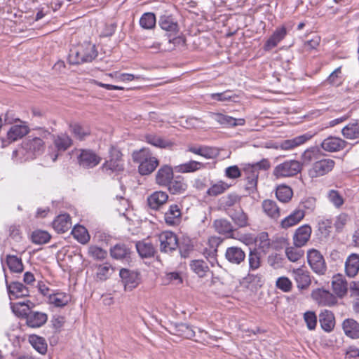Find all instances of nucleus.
<instances>
[{
    "instance_id": "1",
    "label": "nucleus",
    "mask_w": 359,
    "mask_h": 359,
    "mask_svg": "<svg viewBox=\"0 0 359 359\" xmlns=\"http://www.w3.org/2000/svg\"><path fill=\"white\" fill-rule=\"evenodd\" d=\"M37 135H29L22 142V151H25V160L34 159L41 155L46 149L44 139L51 135L50 132L43 128L35 129Z\"/></svg>"
},
{
    "instance_id": "2",
    "label": "nucleus",
    "mask_w": 359,
    "mask_h": 359,
    "mask_svg": "<svg viewBox=\"0 0 359 359\" xmlns=\"http://www.w3.org/2000/svg\"><path fill=\"white\" fill-rule=\"evenodd\" d=\"M97 54L95 45L86 41L70 49L68 60L72 65L90 62L97 57Z\"/></svg>"
},
{
    "instance_id": "3",
    "label": "nucleus",
    "mask_w": 359,
    "mask_h": 359,
    "mask_svg": "<svg viewBox=\"0 0 359 359\" xmlns=\"http://www.w3.org/2000/svg\"><path fill=\"white\" fill-rule=\"evenodd\" d=\"M100 170L104 175L109 176L118 175L124 170L123 154L118 147L113 145L110 147L109 159L104 161Z\"/></svg>"
},
{
    "instance_id": "4",
    "label": "nucleus",
    "mask_w": 359,
    "mask_h": 359,
    "mask_svg": "<svg viewBox=\"0 0 359 359\" xmlns=\"http://www.w3.org/2000/svg\"><path fill=\"white\" fill-rule=\"evenodd\" d=\"M5 122L8 124L13 125L7 131V138L10 142H15L21 139L29 133V128L26 122L20 120L19 118H13L11 117V114L7 112L5 114Z\"/></svg>"
},
{
    "instance_id": "5",
    "label": "nucleus",
    "mask_w": 359,
    "mask_h": 359,
    "mask_svg": "<svg viewBox=\"0 0 359 359\" xmlns=\"http://www.w3.org/2000/svg\"><path fill=\"white\" fill-rule=\"evenodd\" d=\"M302 169V165L299 161L296 160L285 161L274 168L273 175L277 179L291 177L299 173Z\"/></svg>"
},
{
    "instance_id": "6",
    "label": "nucleus",
    "mask_w": 359,
    "mask_h": 359,
    "mask_svg": "<svg viewBox=\"0 0 359 359\" xmlns=\"http://www.w3.org/2000/svg\"><path fill=\"white\" fill-rule=\"evenodd\" d=\"M77 160L80 167L84 169H91L100 163L102 158L93 150L83 149L79 150Z\"/></svg>"
},
{
    "instance_id": "7",
    "label": "nucleus",
    "mask_w": 359,
    "mask_h": 359,
    "mask_svg": "<svg viewBox=\"0 0 359 359\" xmlns=\"http://www.w3.org/2000/svg\"><path fill=\"white\" fill-rule=\"evenodd\" d=\"M160 250L164 253H171L179 246V241L177 235L170 231L161 232L158 236Z\"/></svg>"
},
{
    "instance_id": "8",
    "label": "nucleus",
    "mask_w": 359,
    "mask_h": 359,
    "mask_svg": "<svg viewBox=\"0 0 359 359\" xmlns=\"http://www.w3.org/2000/svg\"><path fill=\"white\" fill-rule=\"evenodd\" d=\"M335 165V162L331 158H322L314 162L309 170V175L311 178L324 176L331 172Z\"/></svg>"
},
{
    "instance_id": "9",
    "label": "nucleus",
    "mask_w": 359,
    "mask_h": 359,
    "mask_svg": "<svg viewBox=\"0 0 359 359\" xmlns=\"http://www.w3.org/2000/svg\"><path fill=\"white\" fill-rule=\"evenodd\" d=\"M307 260L311 269L317 274L324 275L327 271V266L323 256L316 250L311 249L307 252Z\"/></svg>"
},
{
    "instance_id": "10",
    "label": "nucleus",
    "mask_w": 359,
    "mask_h": 359,
    "mask_svg": "<svg viewBox=\"0 0 359 359\" xmlns=\"http://www.w3.org/2000/svg\"><path fill=\"white\" fill-rule=\"evenodd\" d=\"M224 257L230 264L239 266L245 262L246 255L241 247L230 246L226 249Z\"/></svg>"
},
{
    "instance_id": "11",
    "label": "nucleus",
    "mask_w": 359,
    "mask_h": 359,
    "mask_svg": "<svg viewBox=\"0 0 359 359\" xmlns=\"http://www.w3.org/2000/svg\"><path fill=\"white\" fill-rule=\"evenodd\" d=\"M119 276L124 285L125 290L131 291L140 283V277L137 272L126 269H121L119 272Z\"/></svg>"
},
{
    "instance_id": "12",
    "label": "nucleus",
    "mask_w": 359,
    "mask_h": 359,
    "mask_svg": "<svg viewBox=\"0 0 359 359\" xmlns=\"http://www.w3.org/2000/svg\"><path fill=\"white\" fill-rule=\"evenodd\" d=\"M227 215L238 228H244L250 225L248 215L241 205L227 211Z\"/></svg>"
},
{
    "instance_id": "13",
    "label": "nucleus",
    "mask_w": 359,
    "mask_h": 359,
    "mask_svg": "<svg viewBox=\"0 0 359 359\" xmlns=\"http://www.w3.org/2000/svg\"><path fill=\"white\" fill-rule=\"evenodd\" d=\"M6 285L11 299L29 296V290L22 283L12 282L8 283L7 276L5 275Z\"/></svg>"
},
{
    "instance_id": "14",
    "label": "nucleus",
    "mask_w": 359,
    "mask_h": 359,
    "mask_svg": "<svg viewBox=\"0 0 359 359\" xmlns=\"http://www.w3.org/2000/svg\"><path fill=\"white\" fill-rule=\"evenodd\" d=\"M210 117L219 124L226 128L236 127L238 126H242L245 123L244 118H235L221 113H210Z\"/></svg>"
},
{
    "instance_id": "15",
    "label": "nucleus",
    "mask_w": 359,
    "mask_h": 359,
    "mask_svg": "<svg viewBox=\"0 0 359 359\" xmlns=\"http://www.w3.org/2000/svg\"><path fill=\"white\" fill-rule=\"evenodd\" d=\"M138 255L144 259L154 257L157 252L156 248L149 239H143L135 243Z\"/></svg>"
},
{
    "instance_id": "16",
    "label": "nucleus",
    "mask_w": 359,
    "mask_h": 359,
    "mask_svg": "<svg viewBox=\"0 0 359 359\" xmlns=\"http://www.w3.org/2000/svg\"><path fill=\"white\" fill-rule=\"evenodd\" d=\"M26 323L32 328H38L43 326L48 320V315L46 313L29 311L26 313Z\"/></svg>"
},
{
    "instance_id": "17",
    "label": "nucleus",
    "mask_w": 359,
    "mask_h": 359,
    "mask_svg": "<svg viewBox=\"0 0 359 359\" xmlns=\"http://www.w3.org/2000/svg\"><path fill=\"white\" fill-rule=\"evenodd\" d=\"M166 187L171 194L180 195L186 192L188 184L183 176L177 175L173 177Z\"/></svg>"
},
{
    "instance_id": "18",
    "label": "nucleus",
    "mask_w": 359,
    "mask_h": 359,
    "mask_svg": "<svg viewBox=\"0 0 359 359\" xmlns=\"http://www.w3.org/2000/svg\"><path fill=\"white\" fill-rule=\"evenodd\" d=\"M182 212L177 204H172L164 214V220L168 226H177L181 222Z\"/></svg>"
},
{
    "instance_id": "19",
    "label": "nucleus",
    "mask_w": 359,
    "mask_h": 359,
    "mask_svg": "<svg viewBox=\"0 0 359 359\" xmlns=\"http://www.w3.org/2000/svg\"><path fill=\"white\" fill-rule=\"evenodd\" d=\"M292 277L294 279L297 286L300 290H305L309 287L311 283L309 272L302 268L293 269L292 271Z\"/></svg>"
},
{
    "instance_id": "20",
    "label": "nucleus",
    "mask_w": 359,
    "mask_h": 359,
    "mask_svg": "<svg viewBox=\"0 0 359 359\" xmlns=\"http://www.w3.org/2000/svg\"><path fill=\"white\" fill-rule=\"evenodd\" d=\"M311 227L304 224L299 227L293 236L294 244L296 247H302L309 241L311 234Z\"/></svg>"
},
{
    "instance_id": "21",
    "label": "nucleus",
    "mask_w": 359,
    "mask_h": 359,
    "mask_svg": "<svg viewBox=\"0 0 359 359\" xmlns=\"http://www.w3.org/2000/svg\"><path fill=\"white\" fill-rule=\"evenodd\" d=\"M320 146L326 151L335 152L344 149L346 142L341 138L330 136L325 139Z\"/></svg>"
},
{
    "instance_id": "22",
    "label": "nucleus",
    "mask_w": 359,
    "mask_h": 359,
    "mask_svg": "<svg viewBox=\"0 0 359 359\" xmlns=\"http://www.w3.org/2000/svg\"><path fill=\"white\" fill-rule=\"evenodd\" d=\"M213 226L218 233L224 235L227 238H233L235 229L228 219L224 218L215 219L213 222Z\"/></svg>"
},
{
    "instance_id": "23",
    "label": "nucleus",
    "mask_w": 359,
    "mask_h": 359,
    "mask_svg": "<svg viewBox=\"0 0 359 359\" xmlns=\"http://www.w3.org/2000/svg\"><path fill=\"white\" fill-rule=\"evenodd\" d=\"M344 334L352 339H359V323L353 318H346L341 324Z\"/></svg>"
},
{
    "instance_id": "24",
    "label": "nucleus",
    "mask_w": 359,
    "mask_h": 359,
    "mask_svg": "<svg viewBox=\"0 0 359 359\" xmlns=\"http://www.w3.org/2000/svg\"><path fill=\"white\" fill-rule=\"evenodd\" d=\"M312 297L318 302L319 304L323 306H331L337 303V299L335 296H334L329 291L323 289H318L316 291H313L312 293Z\"/></svg>"
},
{
    "instance_id": "25",
    "label": "nucleus",
    "mask_w": 359,
    "mask_h": 359,
    "mask_svg": "<svg viewBox=\"0 0 359 359\" xmlns=\"http://www.w3.org/2000/svg\"><path fill=\"white\" fill-rule=\"evenodd\" d=\"M313 135L314 134L307 133L302 135L297 136L292 139L284 140L280 143V147L283 150L292 149L297 147H299L304 144L305 142L311 140Z\"/></svg>"
},
{
    "instance_id": "26",
    "label": "nucleus",
    "mask_w": 359,
    "mask_h": 359,
    "mask_svg": "<svg viewBox=\"0 0 359 359\" xmlns=\"http://www.w3.org/2000/svg\"><path fill=\"white\" fill-rule=\"evenodd\" d=\"M173 170L171 166L164 165L161 166L156 174V182L162 187H166L173 178Z\"/></svg>"
},
{
    "instance_id": "27",
    "label": "nucleus",
    "mask_w": 359,
    "mask_h": 359,
    "mask_svg": "<svg viewBox=\"0 0 359 359\" xmlns=\"http://www.w3.org/2000/svg\"><path fill=\"white\" fill-rule=\"evenodd\" d=\"M158 24L161 28L168 32L170 35H175L179 32V25L172 15L161 16Z\"/></svg>"
},
{
    "instance_id": "28",
    "label": "nucleus",
    "mask_w": 359,
    "mask_h": 359,
    "mask_svg": "<svg viewBox=\"0 0 359 359\" xmlns=\"http://www.w3.org/2000/svg\"><path fill=\"white\" fill-rule=\"evenodd\" d=\"M168 200V195L162 191H155L147 198V203L150 208L158 210Z\"/></svg>"
},
{
    "instance_id": "29",
    "label": "nucleus",
    "mask_w": 359,
    "mask_h": 359,
    "mask_svg": "<svg viewBox=\"0 0 359 359\" xmlns=\"http://www.w3.org/2000/svg\"><path fill=\"white\" fill-rule=\"evenodd\" d=\"M287 30L285 27L277 28L264 46L265 51H269L275 48L286 36Z\"/></svg>"
},
{
    "instance_id": "30",
    "label": "nucleus",
    "mask_w": 359,
    "mask_h": 359,
    "mask_svg": "<svg viewBox=\"0 0 359 359\" xmlns=\"http://www.w3.org/2000/svg\"><path fill=\"white\" fill-rule=\"evenodd\" d=\"M248 183L246 184V189L250 191L255 190L257 184V180L259 177V171L252 164L247 165L243 169Z\"/></svg>"
},
{
    "instance_id": "31",
    "label": "nucleus",
    "mask_w": 359,
    "mask_h": 359,
    "mask_svg": "<svg viewBox=\"0 0 359 359\" xmlns=\"http://www.w3.org/2000/svg\"><path fill=\"white\" fill-rule=\"evenodd\" d=\"M53 142L58 152H64L73 144L72 138L67 133L53 135Z\"/></svg>"
},
{
    "instance_id": "32",
    "label": "nucleus",
    "mask_w": 359,
    "mask_h": 359,
    "mask_svg": "<svg viewBox=\"0 0 359 359\" xmlns=\"http://www.w3.org/2000/svg\"><path fill=\"white\" fill-rule=\"evenodd\" d=\"M241 200V197L236 193H230L220 198L219 200V205L220 208L227 211L232 210L231 208H236V205H238Z\"/></svg>"
},
{
    "instance_id": "33",
    "label": "nucleus",
    "mask_w": 359,
    "mask_h": 359,
    "mask_svg": "<svg viewBox=\"0 0 359 359\" xmlns=\"http://www.w3.org/2000/svg\"><path fill=\"white\" fill-rule=\"evenodd\" d=\"M71 226V217L68 214L60 215L53 222V227L58 233L67 232Z\"/></svg>"
},
{
    "instance_id": "34",
    "label": "nucleus",
    "mask_w": 359,
    "mask_h": 359,
    "mask_svg": "<svg viewBox=\"0 0 359 359\" xmlns=\"http://www.w3.org/2000/svg\"><path fill=\"white\" fill-rule=\"evenodd\" d=\"M305 216V212L298 208L287 217L284 218L280 223L282 228L287 229L298 224Z\"/></svg>"
},
{
    "instance_id": "35",
    "label": "nucleus",
    "mask_w": 359,
    "mask_h": 359,
    "mask_svg": "<svg viewBox=\"0 0 359 359\" xmlns=\"http://www.w3.org/2000/svg\"><path fill=\"white\" fill-rule=\"evenodd\" d=\"M130 248L126 243H118L110 248V255L115 259H123L130 257Z\"/></svg>"
},
{
    "instance_id": "36",
    "label": "nucleus",
    "mask_w": 359,
    "mask_h": 359,
    "mask_svg": "<svg viewBox=\"0 0 359 359\" xmlns=\"http://www.w3.org/2000/svg\"><path fill=\"white\" fill-rule=\"evenodd\" d=\"M262 207L264 212L270 218L277 219L280 217V208L276 201L266 199L262 201Z\"/></svg>"
},
{
    "instance_id": "37",
    "label": "nucleus",
    "mask_w": 359,
    "mask_h": 359,
    "mask_svg": "<svg viewBox=\"0 0 359 359\" xmlns=\"http://www.w3.org/2000/svg\"><path fill=\"white\" fill-rule=\"evenodd\" d=\"M345 271L348 276L354 277L359 271V255H350L345 262Z\"/></svg>"
},
{
    "instance_id": "38",
    "label": "nucleus",
    "mask_w": 359,
    "mask_h": 359,
    "mask_svg": "<svg viewBox=\"0 0 359 359\" xmlns=\"http://www.w3.org/2000/svg\"><path fill=\"white\" fill-rule=\"evenodd\" d=\"M332 286L334 292L339 297H343L347 293L348 285L345 278L341 275L333 276Z\"/></svg>"
},
{
    "instance_id": "39",
    "label": "nucleus",
    "mask_w": 359,
    "mask_h": 359,
    "mask_svg": "<svg viewBox=\"0 0 359 359\" xmlns=\"http://www.w3.org/2000/svg\"><path fill=\"white\" fill-rule=\"evenodd\" d=\"M71 301V295L66 292H57L48 295V302L55 307H64Z\"/></svg>"
},
{
    "instance_id": "40",
    "label": "nucleus",
    "mask_w": 359,
    "mask_h": 359,
    "mask_svg": "<svg viewBox=\"0 0 359 359\" xmlns=\"http://www.w3.org/2000/svg\"><path fill=\"white\" fill-rule=\"evenodd\" d=\"M145 141L154 147L162 149L171 148L175 144L171 140L164 139L155 134L146 135Z\"/></svg>"
},
{
    "instance_id": "41",
    "label": "nucleus",
    "mask_w": 359,
    "mask_h": 359,
    "mask_svg": "<svg viewBox=\"0 0 359 359\" xmlns=\"http://www.w3.org/2000/svg\"><path fill=\"white\" fill-rule=\"evenodd\" d=\"M319 322L323 330L331 332L335 325L334 314L330 311L325 310L319 316Z\"/></svg>"
},
{
    "instance_id": "42",
    "label": "nucleus",
    "mask_w": 359,
    "mask_h": 359,
    "mask_svg": "<svg viewBox=\"0 0 359 359\" xmlns=\"http://www.w3.org/2000/svg\"><path fill=\"white\" fill-rule=\"evenodd\" d=\"M159 164L158 160L152 155L147 160L141 162L138 166V171L142 175H147L155 170Z\"/></svg>"
},
{
    "instance_id": "43",
    "label": "nucleus",
    "mask_w": 359,
    "mask_h": 359,
    "mask_svg": "<svg viewBox=\"0 0 359 359\" xmlns=\"http://www.w3.org/2000/svg\"><path fill=\"white\" fill-rule=\"evenodd\" d=\"M323 154L320 149L316 147H311L304 151L302 155V160L304 164H309L311 162H316L322 156Z\"/></svg>"
},
{
    "instance_id": "44",
    "label": "nucleus",
    "mask_w": 359,
    "mask_h": 359,
    "mask_svg": "<svg viewBox=\"0 0 359 359\" xmlns=\"http://www.w3.org/2000/svg\"><path fill=\"white\" fill-rule=\"evenodd\" d=\"M6 263L12 273H20L24 271V265L22 259L15 255H7Z\"/></svg>"
},
{
    "instance_id": "45",
    "label": "nucleus",
    "mask_w": 359,
    "mask_h": 359,
    "mask_svg": "<svg viewBox=\"0 0 359 359\" xmlns=\"http://www.w3.org/2000/svg\"><path fill=\"white\" fill-rule=\"evenodd\" d=\"M190 269L199 277L203 278L210 271L208 264L203 259H194L189 264Z\"/></svg>"
},
{
    "instance_id": "46",
    "label": "nucleus",
    "mask_w": 359,
    "mask_h": 359,
    "mask_svg": "<svg viewBox=\"0 0 359 359\" xmlns=\"http://www.w3.org/2000/svg\"><path fill=\"white\" fill-rule=\"evenodd\" d=\"M205 165L203 163L191 160L187 163L180 164L177 167V172L181 173L194 172L201 169L205 168Z\"/></svg>"
},
{
    "instance_id": "47",
    "label": "nucleus",
    "mask_w": 359,
    "mask_h": 359,
    "mask_svg": "<svg viewBox=\"0 0 359 359\" xmlns=\"http://www.w3.org/2000/svg\"><path fill=\"white\" fill-rule=\"evenodd\" d=\"M29 341L33 348L41 354H45L47 352V343L45 339L36 334H32L29 337Z\"/></svg>"
},
{
    "instance_id": "48",
    "label": "nucleus",
    "mask_w": 359,
    "mask_h": 359,
    "mask_svg": "<svg viewBox=\"0 0 359 359\" xmlns=\"http://www.w3.org/2000/svg\"><path fill=\"white\" fill-rule=\"evenodd\" d=\"M72 234L81 244H86L90 241V235L83 226L76 225L72 231Z\"/></svg>"
},
{
    "instance_id": "49",
    "label": "nucleus",
    "mask_w": 359,
    "mask_h": 359,
    "mask_svg": "<svg viewBox=\"0 0 359 359\" xmlns=\"http://www.w3.org/2000/svg\"><path fill=\"white\" fill-rule=\"evenodd\" d=\"M173 333L186 339H192L195 336V331L186 323L175 324Z\"/></svg>"
},
{
    "instance_id": "50",
    "label": "nucleus",
    "mask_w": 359,
    "mask_h": 359,
    "mask_svg": "<svg viewBox=\"0 0 359 359\" xmlns=\"http://www.w3.org/2000/svg\"><path fill=\"white\" fill-rule=\"evenodd\" d=\"M293 195L292 189L286 185H280L276 191V196L277 199L282 203L289 202Z\"/></svg>"
},
{
    "instance_id": "51",
    "label": "nucleus",
    "mask_w": 359,
    "mask_h": 359,
    "mask_svg": "<svg viewBox=\"0 0 359 359\" xmlns=\"http://www.w3.org/2000/svg\"><path fill=\"white\" fill-rule=\"evenodd\" d=\"M51 238L50 233L43 230H35L32 233V241L35 244L42 245L49 242Z\"/></svg>"
},
{
    "instance_id": "52",
    "label": "nucleus",
    "mask_w": 359,
    "mask_h": 359,
    "mask_svg": "<svg viewBox=\"0 0 359 359\" xmlns=\"http://www.w3.org/2000/svg\"><path fill=\"white\" fill-rule=\"evenodd\" d=\"M343 135L348 139H356L359 137V123H351L342 129Z\"/></svg>"
},
{
    "instance_id": "53",
    "label": "nucleus",
    "mask_w": 359,
    "mask_h": 359,
    "mask_svg": "<svg viewBox=\"0 0 359 359\" xmlns=\"http://www.w3.org/2000/svg\"><path fill=\"white\" fill-rule=\"evenodd\" d=\"M156 16L153 13H145L140 19V25L145 29H153L156 25Z\"/></svg>"
},
{
    "instance_id": "54",
    "label": "nucleus",
    "mask_w": 359,
    "mask_h": 359,
    "mask_svg": "<svg viewBox=\"0 0 359 359\" xmlns=\"http://www.w3.org/2000/svg\"><path fill=\"white\" fill-rule=\"evenodd\" d=\"M249 269L255 271L261 266L260 253L256 248L250 250L248 255Z\"/></svg>"
},
{
    "instance_id": "55",
    "label": "nucleus",
    "mask_w": 359,
    "mask_h": 359,
    "mask_svg": "<svg viewBox=\"0 0 359 359\" xmlns=\"http://www.w3.org/2000/svg\"><path fill=\"white\" fill-rule=\"evenodd\" d=\"M229 188V185L222 181H219L212 184L208 190L207 194L210 196H217L223 194L226 190Z\"/></svg>"
},
{
    "instance_id": "56",
    "label": "nucleus",
    "mask_w": 359,
    "mask_h": 359,
    "mask_svg": "<svg viewBox=\"0 0 359 359\" xmlns=\"http://www.w3.org/2000/svg\"><path fill=\"white\" fill-rule=\"evenodd\" d=\"M71 132L74 135L75 137L82 140L90 133V130L85 128L79 123H72L69 125Z\"/></svg>"
},
{
    "instance_id": "57",
    "label": "nucleus",
    "mask_w": 359,
    "mask_h": 359,
    "mask_svg": "<svg viewBox=\"0 0 359 359\" xmlns=\"http://www.w3.org/2000/svg\"><path fill=\"white\" fill-rule=\"evenodd\" d=\"M343 81L341 67H339L334 69L326 79L327 83L334 86H340L343 83Z\"/></svg>"
},
{
    "instance_id": "58",
    "label": "nucleus",
    "mask_w": 359,
    "mask_h": 359,
    "mask_svg": "<svg viewBox=\"0 0 359 359\" xmlns=\"http://www.w3.org/2000/svg\"><path fill=\"white\" fill-rule=\"evenodd\" d=\"M301 247H289L285 250L287 257L291 262H295L300 259L304 255V250Z\"/></svg>"
},
{
    "instance_id": "59",
    "label": "nucleus",
    "mask_w": 359,
    "mask_h": 359,
    "mask_svg": "<svg viewBox=\"0 0 359 359\" xmlns=\"http://www.w3.org/2000/svg\"><path fill=\"white\" fill-rule=\"evenodd\" d=\"M151 156L149 149L142 148L140 150L134 151L132 154V158L133 162L141 164V162L144 161Z\"/></svg>"
},
{
    "instance_id": "60",
    "label": "nucleus",
    "mask_w": 359,
    "mask_h": 359,
    "mask_svg": "<svg viewBox=\"0 0 359 359\" xmlns=\"http://www.w3.org/2000/svg\"><path fill=\"white\" fill-rule=\"evenodd\" d=\"M316 199L314 197L304 198L298 205L299 209H302L306 212H313L316 208Z\"/></svg>"
},
{
    "instance_id": "61",
    "label": "nucleus",
    "mask_w": 359,
    "mask_h": 359,
    "mask_svg": "<svg viewBox=\"0 0 359 359\" xmlns=\"http://www.w3.org/2000/svg\"><path fill=\"white\" fill-rule=\"evenodd\" d=\"M329 201L337 208H340L344 203L342 196L338 191L332 189L327 193Z\"/></svg>"
},
{
    "instance_id": "62",
    "label": "nucleus",
    "mask_w": 359,
    "mask_h": 359,
    "mask_svg": "<svg viewBox=\"0 0 359 359\" xmlns=\"http://www.w3.org/2000/svg\"><path fill=\"white\" fill-rule=\"evenodd\" d=\"M304 321L309 330H313L317 325V316L313 311H306L304 315Z\"/></svg>"
},
{
    "instance_id": "63",
    "label": "nucleus",
    "mask_w": 359,
    "mask_h": 359,
    "mask_svg": "<svg viewBox=\"0 0 359 359\" xmlns=\"http://www.w3.org/2000/svg\"><path fill=\"white\" fill-rule=\"evenodd\" d=\"M276 287L285 292H288L292 290V282L287 277H280L276 283Z\"/></svg>"
},
{
    "instance_id": "64",
    "label": "nucleus",
    "mask_w": 359,
    "mask_h": 359,
    "mask_svg": "<svg viewBox=\"0 0 359 359\" xmlns=\"http://www.w3.org/2000/svg\"><path fill=\"white\" fill-rule=\"evenodd\" d=\"M89 254L94 259L100 260L104 259L107 255V251L97 246H91L89 248Z\"/></svg>"
}]
</instances>
